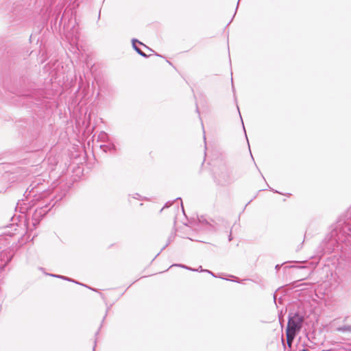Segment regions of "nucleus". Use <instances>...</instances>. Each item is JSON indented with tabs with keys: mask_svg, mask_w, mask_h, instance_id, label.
<instances>
[{
	"mask_svg": "<svg viewBox=\"0 0 351 351\" xmlns=\"http://www.w3.org/2000/svg\"><path fill=\"white\" fill-rule=\"evenodd\" d=\"M342 244L351 245V207L346 215L339 217L335 228L321 243L323 250L331 253L336 250H341Z\"/></svg>",
	"mask_w": 351,
	"mask_h": 351,
	"instance_id": "obj_1",
	"label": "nucleus"
},
{
	"mask_svg": "<svg viewBox=\"0 0 351 351\" xmlns=\"http://www.w3.org/2000/svg\"><path fill=\"white\" fill-rule=\"evenodd\" d=\"M304 317L298 313H290L288 317V323L286 332L298 334L302 327Z\"/></svg>",
	"mask_w": 351,
	"mask_h": 351,
	"instance_id": "obj_2",
	"label": "nucleus"
},
{
	"mask_svg": "<svg viewBox=\"0 0 351 351\" xmlns=\"http://www.w3.org/2000/svg\"><path fill=\"white\" fill-rule=\"evenodd\" d=\"M12 256L7 252H3L0 254V260L2 262L0 263V270H3L6 265L12 260Z\"/></svg>",
	"mask_w": 351,
	"mask_h": 351,
	"instance_id": "obj_3",
	"label": "nucleus"
},
{
	"mask_svg": "<svg viewBox=\"0 0 351 351\" xmlns=\"http://www.w3.org/2000/svg\"><path fill=\"white\" fill-rule=\"evenodd\" d=\"M136 43H138L139 45H143V46L146 47L145 45H143L141 42L138 41V40L134 38L132 39V47L141 56L144 58H147V55H146L141 49H139L136 45Z\"/></svg>",
	"mask_w": 351,
	"mask_h": 351,
	"instance_id": "obj_4",
	"label": "nucleus"
},
{
	"mask_svg": "<svg viewBox=\"0 0 351 351\" xmlns=\"http://www.w3.org/2000/svg\"><path fill=\"white\" fill-rule=\"evenodd\" d=\"M100 147L104 152H112L115 151L116 149L115 145L112 143L101 145Z\"/></svg>",
	"mask_w": 351,
	"mask_h": 351,
	"instance_id": "obj_5",
	"label": "nucleus"
},
{
	"mask_svg": "<svg viewBox=\"0 0 351 351\" xmlns=\"http://www.w3.org/2000/svg\"><path fill=\"white\" fill-rule=\"evenodd\" d=\"M297 334H294L289 332H286V336H287V343L289 346V348H291L292 343L295 337Z\"/></svg>",
	"mask_w": 351,
	"mask_h": 351,
	"instance_id": "obj_6",
	"label": "nucleus"
},
{
	"mask_svg": "<svg viewBox=\"0 0 351 351\" xmlns=\"http://www.w3.org/2000/svg\"><path fill=\"white\" fill-rule=\"evenodd\" d=\"M182 267V268H184L186 269H188V270H191V271H205L204 270L205 269H202V267L200 266L199 269H192L189 267H187L186 265H182V264H173L171 265L169 267Z\"/></svg>",
	"mask_w": 351,
	"mask_h": 351,
	"instance_id": "obj_7",
	"label": "nucleus"
},
{
	"mask_svg": "<svg viewBox=\"0 0 351 351\" xmlns=\"http://www.w3.org/2000/svg\"><path fill=\"white\" fill-rule=\"evenodd\" d=\"M40 182H37V181H34L33 183L31 184L30 186H32V189L29 191V188L27 189V191H25V195H27V197H28L29 195H30V193L32 192H34V190L35 189H37L38 188V185H39Z\"/></svg>",
	"mask_w": 351,
	"mask_h": 351,
	"instance_id": "obj_8",
	"label": "nucleus"
},
{
	"mask_svg": "<svg viewBox=\"0 0 351 351\" xmlns=\"http://www.w3.org/2000/svg\"><path fill=\"white\" fill-rule=\"evenodd\" d=\"M108 138H109L108 135L105 132H101L98 134V141H99L101 142L106 143L108 141Z\"/></svg>",
	"mask_w": 351,
	"mask_h": 351,
	"instance_id": "obj_9",
	"label": "nucleus"
},
{
	"mask_svg": "<svg viewBox=\"0 0 351 351\" xmlns=\"http://www.w3.org/2000/svg\"><path fill=\"white\" fill-rule=\"evenodd\" d=\"M337 331L340 332H351V325H345L337 328Z\"/></svg>",
	"mask_w": 351,
	"mask_h": 351,
	"instance_id": "obj_10",
	"label": "nucleus"
},
{
	"mask_svg": "<svg viewBox=\"0 0 351 351\" xmlns=\"http://www.w3.org/2000/svg\"><path fill=\"white\" fill-rule=\"evenodd\" d=\"M51 276H53V277H56V278H58L64 279V280H66L71 281V282H75L76 284L80 285L79 282H76V281H75L73 280H71V279H70V278H69L67 277L63 276L54 275V274H51Z\"/></svg>",
	"mask_w": 351,
	"mask_h": 351,
	"instance_id": "obj_11",
	"label": "nucleus"
},
{
	"mask_svg": "<svg viewBox=\"0 0 351 351\" xmlns=\"http://www.w3.org/2000/svg\"><path fill=\"white\" fill-rule=\"evenodd\" d=\"M133 197L135 199H140L141 195L138 193H136Z\"/></svg>",
	"mask_w": 351,
	"mask_h": 351,
	"instance_id": "obj_12",
	"label": "nucleus"
},
{
	"mask_svg": "<svg viewBox=\"0 0 351 351\" xmlns=\"http://www.w3.org/2000/svg\"><path fill=\"white\" fill-rule=\"evenodd\" d=\"M204 271H206V272H208V273H209V274H210V275H212L213 276L216 277V276H215V275L212 271H210L206 270V269H205Z\"/></svg>",
	"mask_w": 351,
	"mask_h": 351,
	"instance_id": "obj_13",
	"label": "nucleus"
},
{
	"mask_svg": "<svg viewBox=\"0 0 351 351\" xmlns=\"http://www.w3.org/2000/svg\"><path fill=\"white\" fill-rule=\"evenodd\" d=\"M199 221L201 223H204L205 222V223H208V221L206 220L202 221L201 219H199Z\"/></svg>",
	"mask_w": 351,
	"mask_h": 351,
	"instance_id": "obj_14",
	"label": "nucleus"
},
{
	"mask_svg": "<svg viewBox=\"0 0 351 351\" xmlns=\"http://www.w3.org/2000/svg\"><path fill=\"white\" fill-rule=\"evenodd\" d=\"M232 239L231 234L229 236L228 240L230 241Z\"/></svg>",
	"mask_w": 351,
	"mask_h": 351,
	"instance_id": "obj_15",
	"label": "nucleus"
},
{
	"mask_svg": "<svg viewBox=\"0 0 351 351\" xmlns=\"http://www.w3.org/2000/svg\"><path fill=\"white\" fill-rule=\"evenodd\" d=\"M231 82H232L233 91H234V86H233V80L232 79L231 80Z\"/></svg>",
	"mask_w": 351,
	"mask_h": 351,
	"instance_id": "obj_16",
	"label": "nucleus"
},
{
	"mask_svg": "<svg viewBox=\"0 0 351 351\" xmlns=\"http://www.w3.org/2000/svg\"><path fill=\"white\" fill-rule=\"evenodd\" d=\"M280 266L279 265H277L276 266V269H279V268H280Z\"/></svg>",
	"mask_w": 351,
	"mask_h": 351,
	"instance_id": "obj_17",
	"label": "nucleus"
},
{
	"mask_svg": "<svg viewBox=\"0 0 351 351\" xmlns=\"http://www.w3.org/2000/svg\"><path fill=\"white\" fill-rule=\"evenodd\" d=\"M308 350L306 348H303L302 350H300V351H307Z\"/></svg>",
	"mask_w": 351,
	"mask_h": 351,
	"instance_id": "obj_18",
	"label": "nucleus"
},
{
	"mask_svg": "<svg viewBox=\"0 0 351 351\" xmlns=\"http://www.w3.org/2000/svg\"><path fill=\"white\" fill-rule=\"evenodd\" d=\"M181 205H182V210H184V206H183V205H182V202H181Z\"/></svg>",
	"mask_w": 351,
	"mask_h": 351,
	"instance_id": "obj_19",
	"label": "nucleus"
},
{
	"mask_svg": "<svg viewBox=\"0 0 351 351\" xmlns=\"http://www.w3.org/2000/svg\"><path fill=\"white\" fill-rule=\"evenodd\" d=\"M168 206H169L168 203H167V204H165V207H168Z\"/></svg>",
	"mask_w": 351,
	"mask_h": 351,
	"instance_id": "obj_20",
	"label": "nucleus"
},
{
	"mask_svg": "<svg viewBox=\"0 0 351 351\" xmlns=\"http://www.w3.org/2000/svg\"><path fill=\"white\" fill-rule=\"evenodd\" d=\"M274 300H276V295H274Z\"/></svg>",
	"mask_w": 351,
	"mask_h": 351,
	"instance_id": "obj_21",
	"label": "nucleus"
},
{
	"mask_svg": "<svg viewBox=\"0 0 351 351\" xmlns=\"http://www.w3.org/2000/svg\"><path fill=\"white\" fill-rule=\"evenodd\" d=\"M177 199H180V200H181V198H180V197L176 198V200H177Z\"/></svg>",
	"mask_w": 351,
	"mask_h": 351,
	"instance_id": "obj_22",
	"label": "nucleus"
}]
</instances>
